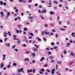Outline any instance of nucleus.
Returning <instances> with one entry per match:
<instances>
[{"label":"nucleus","instance_id":"obj_36","mask_svg":"<svg viewBox=\"0 0 75 75\" xmlns=\"http://www.w3.org/2000/svg\"><path fill=\"white\" fill-rule=\"evenodd\" d=\"M8 34L9 36H11V35L10 34V32H8Z\"/></svg>","mask_w":75,"mask_h":75},{"label":"nucleus","instance_id":"obj_19","mask_svg":"<svg viewBox=\"0 0 75 75\" xmlns=\"http://www.w3.org/2000/svg\"><path fill=\"white\" fill-rule=\"evenodd\" d=\"M28 18L29 19H33V17L30 16L28 17Z\"/></svg>","mask_w":75,"mask_h":75},{"label":"nucleus","instance_id":"obj_59","mask_svg":"<svg viewBox=\"0 0 75 75\" xmlns=\"http://www.w3.org/2000/svg\"><path fill=\"white\" fill-rule=\"evenodd\" d=\"M52 45H55V44H54V42H52Z\"/></svg>","mask_w":75,"mask_h":75},{"label":"nucleus","instance_id":"obj_37","mask_svg":"<svg viewBox=\"0 0 75 75\" xmlns=\"http://www.w3.org/2000/svg\"><path fill=\"white\" fill-rule=\"evenodd\" d=\"M55 62V61L54 60H51L50 62L51 63H52V62Z\"/></svg>","mask_w":75,"mask_h":75},{"label":"nucleus","instance_id":"obj_6","mask_svg":"<svg viewBox=\"0 0 75 75\" xmlns=\"http://www.w3.org/2000/svg\"><path fill=\"white\" fill-rule=\"evenodd\" d=\"M19 2H21V3H22L23 2H24V3H26V2H27V1H25L22 0H19Z\"/></svg>","mask_w":75,"mask_h":75},{"label":"nucleus","instance_id":"obj_2","mask_svg":"<svg viewBox=\"0 0 75 75\" xmlns=\"http://www.w3.org/2000/svg\"><path fill=\"white\" fill-rule=\"evenodd\" d=\"M6 54H3V58L2 59L3 61H4V60H5V58H6Z\"/></svg>","mask_w":75,"mask_h":75},{"label":"nucleus","instance_id":"obj_39","mask_svg":"<svg viewBox=\"0 0 75 75\" xmlns=\"http://www.w3.org/2000/svg\"><path fill=\"white\" fill-rule=\"evenodd\" d=\"M41 18H42V19H43V20H44V17H43V16H40Z\"/></svg>","mask_w":75,"mask_h":75},{"label":"nucleus","instance_id":"obj_32","mask_svg":"<svg viewBox=\"0 0 75 75\" xmlns=\"http://www.w3.org/2000/svg\"><path fill=\"white\" fill-rule=\"evenodd\" d=\"M64 54H67V51H66V50H64Z\"/></svg>","mask_w":75,"mask_h":75},{"label":"nucleus","instance_id":"obj_10","mask_svg":"<svg viewBox=\"0 0 75 75\" xmlns=\"http://www.w3.org/2000/svg\"><path fill=\"white\" fill-rule=\"evenodd\" d=\"M1 14L2 15V17H3V16H4V13H3V12L2 11L1 12Z\"/></svg>","mask_w":75,"mask_h":75},{"label":"nucleus","instance_id":"obj_40","mask_svg":"<svg viewBox=\"0 0 75 75\" xmlns=\"http://www.w3.org/2000/svg\"><path fill=\"white\" fill-rule=\"evenodd\" d=\"M4 6H6V2H4L3 3Z\"/></svg>","mask_w":75,"mask_h":75},{"label":"nucleus","instance_id":"obj_9","mask_svg":"<svg viewBox=\"0 0 75 75\" xmlns=\"http://www.w3.org/2000/svg\"><path fill=\"white\" fill-rule=\"evenodd\" d=\"M70 55H71L72 56V57L74 56L75 55V54H74V53H73V52H71L70 54Z\"/></svg>","mask_w":75,"mask_h":75},{"label":"nucleus","instance_id":"obj_22","mask_svg":"<svg viewBox=\"0 0 75 75\" xmlns=\"http://www.w3.org/2000/svg\"><path fill=\"white\" fill-rule=\"evenodd\" d=\"M50 13V14H54V13L52 11H51Z\"/></svg>","mask_w":75,"mask_h":75},{"label":"nucleus","instance_id":"obj_45","mask_svg":"<svg viewBox=\"0 0 75 75\" xmlns=\"http://www.w3.org/2000/svg\"><path fill=\"white\" fill-rule=\"evenodd\" d=\"M37 50H37V48H35V50H33V51H37Z\"/></svg>","mask_w":75,"mask_h":75},{"label":"nucleus","instance_id":"obj_46","mask_svg":"<svg viewBox=\"0 0 75 75\" xmlns=\"http://www.w3.org/2000/svg\"><path fill=\"white\" fill-rule=\"evenodd\" d=\"M43 40H44V41H47V39H46V38H43Z\"/></svg>","mask_w":75,"mask_h":75},{"label":"nucleus","instance_id":"obj_27","mask_svg":"<svg viewBox=\"0 0 75 75\" xmlns=\"http://www.w3.org/2000/svg\"><path fill=\"white\" fill-rule=\"evenodd\" d=\"M35 56V52H34L33 55V57H34Z\"/></svg>","mask_w":75,"mask_h":75},{"label":"nucleus","instance_id":"obj_29","mask_svg":"<svg viewBox=\"0 0 75 75\" xmlns=\"http://www.w3.org/2000/svg\"><path fill=\"white\" fill-rule=\"evenodd\" d=\"M61 30H62V31H65V29H63L62 28H61L60 29Z\"/></svg>","mask_w":75,"mask_h":75},{"label":"nucleus","instance_id":"obj_47","mask_svg":"<svg viewBox=\"0 0 75 75\" xmlns=\"http://www.w3.org/2000/svg\"><path fill=\"white\" fill-rule=\"evenodd\" d=\"M15 11L16 13H17V12H18V9H16V10Z\"/></svg>","mask_w":75,"mask_h":75},{"label":"nucleus","instance_id":"obj_1","mask_svg":"<svg viewBox=\"0 0 75 75\" xmlns=\"http://www.w3.org/2000/svg\"><path fill=\"white\" fill-rule=\"evenodd\" d=\"M20 71L22 72H24V69L23 68H21L20 69H18V73H20Z\"/></svg>","mask_w":75,"mask_h":75},{"label":"nucleus","instance_id":"obj_54","mask_svg":"<svg viewBox=\"0 0 75 75\" xmlns=\"http://www.w3.org/2000/svg\"><path fill=\"white\" fill-rule=\"evenodd\" d=\"M70 43H72V42H73V41L72 40H70Z\"/></svg>","mask_w":75,"mask_h":75},{"label":"nucleus","instance_id":"obj_48","mask_svg":"<svg viewBox=\"0 0 75 75\" xmlns=\"http://www.w3.org/2000/svg\"><path fill=\"white\" fill-rule=\"evenodd\" d=\"M59 25H61V21H59Z\"/></svg>","mask_w":75,"mask_h":75},{"label":"nucleus","instance_id":"obj_60","mask_svg":"<svg viewBox=\"0 0 75 75\" xmlns=\"http://www.w3.org/2000/svg\"><path fill=\"white\" fill-rule=\"evenodd\" d=\"M57 20H59V16L57 17Z\"/></svg>","mask_w":75,"mask_h":75},{"label":"nucleus","instance_id":"obj_5","mask_svg":"<svg viewBox=\"0 0 75 75\" xmlns=\"http://www.w3.org/2000/svg\"><path fill=\"white\" fill-rule=\"evenodd\" d=\"M4 35L5 37H7V35H8V33L5 32L4 33Z\"/></svg>","mask_w":75,"mask_h":75},{"label":"nucleus","instance_id":"obj_63","mask_svg":"<svg viewBox=\"0 0 75 75\" xmlns=\"http://www.w3.org/2000/svg\"><path fill=\"white\" fill-rule=\"evenodd\" d=\"M6 69H7V68L4 67V70H6Z\"/></svg>","mask_w":75,"mask_h":75},{"label":"nucleus","instance_id":"obj_33","mask_svg":"<svg viewBox=\"0 0 75 75\" xmlns=\"http://www.w3.org/2000/svg\"><path fill=\"white\" fill-rule=\"evenodd\" d=\"M54 49H57V48H58V47L57 46H54Z\"/></svg>","mask_w":75,"mask_h":75},{"label":"nucleus","instance_id":"obj_15","mask_svg":"<svg viewBox=\"0 0 75 75\" xmlns=\"http://www.w3.org/2000/svg\"><path fill=\"white\" fill-rule=\"evenodd\" d=\"M40 71H42V72H44V71H45V70L44 69H41Z\"/></svg>","mask_w":75,"mask_h":75},{"label":"nucleus","instance_id":"obj_62","mask_svg":"<svg viewBox=\"0 0 75 75\" xmlns=\"http://www.w3.org/2000/svg\"><path fill=\"white\" fill-rule=\"evenodd\" d=\"M73 63V62H71L70 63H69V65H71V64H72V63Z\"/></svg>","mask_w":75,"mask_h":75},{"label":"nucleus","instance_id":"obj_16","mask_svg":"<svg viewBox=\"0 0 75 75\" xmlns=\"http://www.w3.org/2000/svg\"><path fill=\"white\" fill-rule=\"evenodd\" d=\"M13 66H15V67H16V66H17V64H16V63H14L13 64Z\"/></svg>","mask_w":75,"mask_h":75},{"label":"nucleus","instance_id":"obj_18","mask_svg":"<svg viewBox=\"0 0 75 75\" xmlns=\"http://www.w3.org/2000/svg\"><path fill=\"white\" fill-rule=\"evenodd\" d=\"M29 34L30 35L33 36V37H34V35H33V33H30Z\"/></svg>","mask_w":75,"mask_h":75},{"label":"nucleus","instance_id":"obj_61","mask_svg":"<svg viewBox=\"0 0 75 75\" xmlns=\"http://www.w3.org/2000/svg\"><path fill=\"white\" fill-rule=\"evenodd\" d=\"M54 3H56V4H58V2L57 1H54Z\"/></svg>","mask_w":75,"mask_h":75},{"label":"nucleus","instance_id":"obj_43","mask_svg":"<svg viewBox=\"0 0 75 75\" xmlns=\"http://www.w3.org/2000/svg\"><path fill=\"white\" fill-rule=\"evenodd\" d=\"M47 71L48 72H50V70L48 69H47Z\"/></svg>","mask_w":75,"mask_h":75},{"label":"nucleus","instance_id":"obj_57","mask_svg":"<svg viewBox=\"0 0 75 75\" xmlns=\"http://www.w3.org/2000/svg\"><path fill=\"white\" fill-rule=\"evenodd\" d=\"M24 47H26V45L25 44H24L23 45Z\"/></svg>","mask_w":75,"mask_h":75},{"label":"nucleus","instance_id":"obj_17","mask_svg":"<svg viewBox=\"0 0 75 75\" xmlns=\"http://www.w3.org/2000/svg\"><path fill=\"white\" fill-rule=\"evenodd\" d=\"M27 60H28V61H30V59H28V58H26L25 59V61H27Z\"/></svg>","mask_w":75,"mask_h":75},{"label":"nucleus","instance_id":"obj_49","mask_svg":"<svg viewBox=\"0 0 75 75\" xmlns=\"http://www.w3.org/2000/svg\"><path fill=\"white\" fill-rule=\"evenodd\" d=\"M16 33H19V31L18 30H16Z\"/></svg>","mask_w":75,"mask_h":75},{"label":"nucleus","instance_id":"obj_52","mask_svg":"<svg viewBox=\"0 0 75 75\" xmlns=\"http://www.w3.org/2000/svg\"><path fill=\"white\" fill-rule=\"evenodd\" d=\"M58 34H56V35L55 37H56V38H58Z\"/></svg>","mask_w":75,"mask_h":75},{"label":"nucleus","instance_id":"obj_23","mask_svg":"<svg viewBox=\"0 0 75 75\" xmlns=\"http://www.w3.org/2000/svg\"><path fill=\"white\" fill-rule=\"evenodd\" d=\"M33 73H35V69H33Z\"/></svg>","mask_w":75,"mask_h":75},{"label":"nucleus","instance_id":"obj_42","mask_svg":"<svg viewBox=\"0 0 75 75\" xmlns=\"http://www.w3.org/2000/svg\"><path fill=\"white\" fill-rule=\"evenodd\" d=\"M35 6L36 7H37L38 6V4L36 3L35 4Z\"/></svg>","mask_w":75,"mask_h":75},{"label":"nucleus","instance_id":"obj_26","mask_svg":"<svg viewBox=\"0 0 75 75\" xmlns=\"http://www.w3.org/2000/svg\"><path fill=\"white\" fill-rule=\"evenodd\" d=\"M37 39L38 40V41H41V39H40V38H37Z\"/></svg>","mask_w":75,"mask_h":75},{"label":"nucleus","instance_id":"obj_35","mask_svg":"<svg viewBox=\"0 0 75 75\" xmlns=\"http://www.w3.org/2000/svg\"><path fill=\"white\" fill-rule=\"evenodd\" d=\"M18 42V44H20V40H18L17 41Z\"/></svg>","mask_w":75,"mask_h":75},{"label":"nucleus","instance_id":"obj_64","mask_svg":"<svg viewBox=\"0 0 75 75\" xmlns=\"http://www.w3.org/2000/svg\"><path fill=\"white\" fill-rule=\"evenodd\" d=\"M23 33L24 34H26V32H25L24 31Z\"/></svg>","mask_w":75,"mask_h":75},{"label":"nucleus","instance_id":"obj_14","mask_svg":"<svg viewBox=\"0 0 75 75\" xmlns=\"http://www.w3.org/2000/svg\"><path fill=\"white\" fill-rule=\"evenodd\" d=\"M13 39L14 40H20V39H17L16 38H13Z\"/></svg>","mask_w":75,"mask_h":75},{"label":"nucleus","instance_id":"obj_50","mask_svg":"<svg viewBox=\"0 0 75 75\" xmlns=\"http://www.w3.org/2000/svg\"><path fill=\"white\" fill-rule=\"evenodd\" d=\"M50 59H52V58H53V57H52V56H51L50 57Z\"/></svg>","mask_w":75,"mask_h":75},{"label":"nucleus","instance_id":"obj_24","mask_svg":"<svg viewBox=\"0 0 75 75\" xmlns=\"http://www.w3.org/2000/svg\"><path fill=\"white\" fill-rule=\"evenodd\" d=\"M24 31H27V28H25L24 29Z\"/></svg>","mask_w":75,"mask_h":75},{"label":"nucleus","instance_id":"obj_44","mask_svg":"<svg viewBox=\"0 0 75 75\" xmlns=\"http://www.w3.org/2000/svg\"><path fill=\"white\" fill-rule=\"evenodd\" d=\"M10 67H11V65H10V64L8 66V68H9Z\"/></svg>","mask_w":75,"mask_h":75},{"label":"nucleus","instance_id":"obj_53","mask_svg":"<svg viewBox=\"0 0 75 75\" xmlns=\"http://www.w3.org/2000/svg\"><path fill=\"white\" fill-rule=\"evenodd\" d=\"M42 6H41V5H40L39 6V8H42Z\"/></svg>","mask_w":75,"mask_h":75},{"label":"nucleus","instance_id":"obj_12","mask_svg":"<svg viewBox=\"0 0 75 75\" xmlns=\"http://www.w3.org/2000/svg\"><path fill=\"white\" fill-rule=\"evenodd\" d=\"M44 57H43L42 58H41L40 59V61L42 62V61L43 60H44Z\"/></svg>","mask_w":75,"mask_h":75},{"label":"nucleus","instance_id":"obj_13","mask_svg":"<svg viewBox=\"0 0 75 75\" xmlns=\"http://www.w3.org/2000/svg\"><path fill=\"white\" fill-rule=\"evenodd\" d=\"M0 4L1 5H3V1H0Z\"/></svg>","mask_w":75,"mask_h":75},{"label":"nucleus","instance_id":"obj_21","mask_svg":"<svg viewBox=\"0 0 75 75\" xmlns=\"http://www.w3.org/2000/svg\"><path fill=\"white\" fill-rule=\"evenodd\" d=\"M74 35H75V33L74 32L73 33L71 34V35H72V37H74Z\"/></svg>","mask_w":75,"mask_h":75},{"label":"nucleus","instance_id":"obj_28","mask_svg":"<svg viewBox=\"0 0 75 75\" xmlns=\"http://www.w3.org/2000/svg\"><path fill=\"white\" fill-rule=\"evenodd\" d=\"M18 28H20V27H21V26H22V25H18Z\"/></svg>","mask_w":75,"mask_h":75},{"label":"nucleus","instance_id":"obj_8","mask_svg":"<svg viewBox=\"0 0 75 75\" xmlns=\"http://www.w3.org/2000/svg\"><path fill=\"white\" fill-rule=\"evenodd\" d=\"M27 72H28V73H29V72H33V71H32V69H30V70H27Z\"/></svg>","mask_w":75,"mask_h":75},{"label":"nucleus","instance_id":"obj_25","mask_svg":"<svg viewBox=\"0 0 75 75\" xmlns=\"http://www.w3.org/2000/svg\"><path fill=\"white\" fill-rule=\"evenodd\" d=\"M16 47V45H14L13 46H12V48L13 49H14V48H15Z\"/></svg>","mask_w":75,"mask_h":75},{"label":"nucleus","instance_id":"obj_3","mask_svg":"<svg viewBox=\"0 0 75 75\" xmlns=\"http://www.w3.org/2000/svg\"><path fill=\"white\" fill-rule=\"evenodd\" d=\"M10 12H8L7 13V15L6 16V19H8V17H9V16H10Z\"/></svg>","mask_w":75,"mask_h":75},{"label":"nucleus","instance_id":"obj_38","mask_svg":"<svg viewBox=\"0 0 75 75\" xmlns=\"http://www.w3.org/2000/svg\"><path fill=\"white\" fill-rule=\"evenodd\" d=\"M46 50L47 51H50V49L49 48H47L46 49Z\"/></svg>","mask_w":75,"mask_h":75},{"label":"nucleus","instance_id":"obj_20","mask_svg":"<svg viewBox=\"0 0 75 75\" xmlns=\"http://www.w3.org/2000/svg\"><path fill=\"white\" fill-rule=\"evenodd\" d=\"M43 67H48V64H46L45 65H44Z\"/></svg>","mask_w":75,"mask_h":75},{"label":"nucleus","instance_id":"obj_41","mask_svg":"<svg viewBox=\"0 0 75 75\" xmlns=\"http://www.w3.org/2000/svg\"><path fill=\"white\" fill-rule=\"evenodd\" d=\"M45 27H48V25L47 24H46L45 25Z\"/></svg>","mask_w":75,"mask_h":75},{"label":"nucleus","instance_id":"obj_51","mask_svg":"<svg viewBox=\"0 0 75 75\" xmlns=\"http://www.w3.org/2000/svg\"><path fill=\"white\" fill-rule=\"evenodd\" d=\"M26 54H30V52H26Z\"/></svg>","mask_w":75,"mask_h":75},{"label":"nucleus","instance_id":"obj_30","mask_svg":"<svg viewBox=\"0 0 75 75\" xmlns=\"http://www.w3.org/2000/svg\"><path fill=\"white\" fill-rule=\"evenodd\" d=\"M57 63L59 64V65H60L61 64V62H57Z\"/></svg>","mask_w":75,"mask_h":75},{"label":"nucleus","instance_id":"obj_56","mask_svg":"<svg viewBox=\"0 0 75 75\" xmlns=\"http://www.w3.org/2000/svg\"><path fill=\"white\" fill-rule=\"evenodd\" d=\"M28 2L29 3H31L32 2V0H30Z\"/></svg>","mask_w":75,"mask_h":75},{"label":"nucleus","instance_id":"obj_58","mask_svg":"<svg viewBox=\"0 0 75 75\" xmlns=\"http://www.w3.org/2000/svg\"><path fill=\"white\" fill-rule=\"evenodd\" d=\"M7 40V38H5V41H6V40Z\"/></svg>","mask_w":75,"mask_h":75},{"label":"nucleus","instance_id":"obj_4","mask_svg":"<svg viewBox=\"0 0 75 75\" xmlns=\"http://www.w3.org/2000/svg\"><path fill=\"white\" fill-rule=\"evenodd\" d=\"M51 73L52 74H54V72L55 71V69H53L52 70H51Z\"/></svg>","mask_w":75,"mask_h":75},{"label":"nucleus","instance_id":"obj_31","mask_svg":"<svg viewBox=\"0 0 75 75\" xmlns=\"http://www.w3.org/2000/svg\"><path fill=\"white\" fill-rule=\"evenodd\" d=\"M70 44H71V43H69L67 44V46H69V45H70Z\"/></svg>","mask_w":75,"mask_h":75},{"label":"nucleus","instance_id":"obj_55","mask_svg":"<svg viewBox=\"0 0 75 75\" xmlns=\"http://www.w3.org/2000/svg\"><path fill=\"white\" fill-rule=\"evenodd\" d=\"M34 45L35 46V47H36V48H38V46L37 45H36L35 44H34Z\"/></svg>","mask_w":75,"mask_h":75},{"label":"nucleus","instance_id":"obj_7","mask_svg":"<svg viewBox=\"0 0 75 75\" xmlns=\"http://www.w3.org/2000/svg\"><path fill=\"white\" fill-rule=\"evenodd\" d=\"M0 66H1V68H3V67H4V64L2 63L1 64Z\"/></svg>","mask_w":75,"mask_h":75},{"label":"nucleus","instance_id":"obj_11","mask_svg":"<svg viewBox=\"0 0 75 75\" xmlns=\"http://www.w3.org/2000/svg\"><path fill=\"white\" fill-rule=\"evenodd\" d=\"M6 46H7L8 47H10V43H7L6 44Z\"/></svg>","mask_w":75,"mask_h":75},{"label":"nucleus","instance_id":"obj_34","mask_svg":"<svg viewBox=\"0 0 75 75\" xmlns=\"http://www.w3.org/2000/svg\"><path fill=\"white\" fill-rule=\"evenodd\" d=\"M49 55H51V53L50 52H48Z\"/></svg>","mask_w":75,"mask_h":75}]
</instances>
